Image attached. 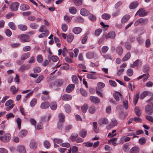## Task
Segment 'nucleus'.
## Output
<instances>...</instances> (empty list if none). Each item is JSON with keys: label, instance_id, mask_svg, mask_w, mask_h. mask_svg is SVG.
Returning <instances> with one entry per match:
<instances>
[{"label": "nucleus", "instance_id": "f257e3e1", "mask_svg": "<svg viewBox=\"0 0 153 153\" xmlns=\"http://www.w3.org/2000/svg\"><path fill=\"white\" fill-rule=\"evenodd\" d=\"M18 38L19 39L20 41L22 42H29L30 39L28 35L27 34H21L18 36Z\"/></svg>", "mask_w": 153, "mask_h": 153}, {"label": "nucleus", "instance_id": "f03ea898", "mask_svg": "<svg viewBox=\"0 0 153 153\" xmlns=\"http://www.w3.org/2000/svg\"><path fill=\"white\" fill-rule=\"evenodd\" d=\"M153 104L151 102H149L145 108V112L148 114L151 115L153 113Z\"/></svg>", "mask_w": 153, "mask_h": 153}, {"label": "nucleus", "instance_id": "7ed1b4c3", "mask_svg": "<svg viewBox=\"0 0 153 153\" xmlns=\"http://www.w3.org/2000/svg\"><path fill=\"white\" fill-rule=\"evenodd\" d=\"M19 3L16 2H14L10 4V8L13 11H16L18 9Z\"/></svg>", "mask_w": 153, "mask_h": 153}, {"label": "nucleus", "instance_id": "20e7f679", "mask_svg": "<svg viewBox=\"0 0 153 153\" xmlns=\"http://www.w3.org/2000/svg\"><path fill=\"white\" fill-rule=\"evenodd\" d=\"M10 138V135L9 134H4L2 137H0V139L4 142H8Z\"/></svg>", "mask_w": 153, "mask_h": 153}, {"label": "nucleus", "instance_id": "39448f33", "mask_svg": "<svg viewBox=\"0 0 153 153\" xmlns=\"http://www.w3.org/2000/svg\"><path fill=\"white\" fill-rule=\"evenodd\" d=\"M147 14L145 11L142 8L140 9L136 13L135 16L138 15L140 17L144 16Z\"/></svg>", "mask_w": 153, "mask_h": 153}, {"label": "nucleus", "instance_id": "423d86ee", "mask_svg": "<svg viewBox=\"0 0 153 153\" xmlns=\"http://www.w3.org/2000/svg\"><path fill=\"white\" fill-rule=\"evenodd\" d=\"M72 98V96L68 94H64L61 97L62 100L65 101L70 100Z\"/></svg>", "mask_w": 153, "mask_h": 153}, {"label": "nucleus", "instance_id": "0eeeda50", "mask_svg": "<svg viewBox=\"0 0 153 153\" xmlns=\"http://www.w3.org/2000/svg\"><path fill=\"white\" fill-rule=\"evenodd\" d=\"M90 99L94 103H98L100 102V100L98 98L93 96L90 97Z\"/></svg>", "mask_w": 153, "mask_h": 153}, {"label": "nucleus", "instance_id": "6e6552de", "mask_svg": "<svg viewBox=\"0 0 153 153\" xmlns=\"http://www.w3.org/2000/svg\"><path fill=\"white\" fill-rule=\"evenodd\" d=\"M30 147L31 149L33 150H35L36 149L37 147V145L36 142L34 140H31L30 143Z\"/></svg>", "mask_w": 153, "mask_h": 153}, {"label": "nucleus", "instance_id": "1a4fd4ad", "mask_svg": "<svg viewBox=\"0 0 153 153\" xmlns=\"http://www.w3.org/2000/svg\"><path fill=\"white\" fill-rule=\"evenodd\" d=\"M50 105V103L48 102H44L42 103L40 105V108L42 109L48 108Z\"/></svg>", "mask_w": 153, "mask_h": 153}, {"label": "nucleus", "instance_id": "9d476101", "mask_svg": "<svg viewBox=\"0 0 153 153\" xmlns=\"http://www.w3.org/2000/svg\"><path fill=\"white\" fill-rule=\"evenodd\" d=\"M115 36V33L113 32H111L105 35V37L106 39L111 38H114Z\"/></svg>", "mask_w": 153, "mask_h": 153}, {"label": "nucleus", "instance_id": "9b49d317", "mask_svg": "<svg viewBox=\"0 0 153 153\" xmlns=\"http://www.w3.org/2000/svg\"><path fill=\"white\" fill-rule=\"evenodd\" d=\"M130 16L128 15H125L122 18L121 20V22L122 23H124L127 22L130 18Z\"/></svg>", "mask_w": 153, "mask_h": 153}, {"label": "nucleus", "instance_id": "f8f14e48", "mask_svg": "<svg viewBox=\"0 0 153 153\" xmlns=\"http://www.w3.org/2000/svg\"><path fill=\"white\" fill-rule=\"evenodd\" d=\"M30 56L29 53H27L22 54L21 57V59L22 61H24L29 58Z\"/></svg>", "mask_w": 153, "mask_h": 153}, {"label": "nucleus", "instance_id": "ddd939ff", "mask_svg": "<svg viewBox=\"0 0 153 153\" xmlns=\"http://www.w3.org/2000/svg\"><path fill=\"white\" fill-rule=\"evenodd\" d=\"M27 134V131L25 130H21L19 133V136L21 137H23L25 136Z\"/></svg>", "mask_w": 153, "mask_h": 153}, {"label": "nucleus", "instance_id": "4468645a", "mask_svg": "<svg viewBox=\"0 0 153 153\" xmlns=\"http://www.w3.org/2000/svg\"><path fill=\"white\" fill-rule=\"evenodd\" d=\"M75 86V85L73 84L69 85L66 88L67 92L68 93L71 92L74 89Z\"/></svg>", "mask_w": 153, "mask_h": 153}, {"label": "nucleus", "instance_id": "2eb2a0df", "mask_svg": "<svg viewBox=\"0 0 153 153\" xmlns=\"http://www.w3.org/2000/svg\"><path fill=\"white\" fill-rule=\"evenodd\" d=\"M48 59L49 61L52 60L53 62H56L58 60V58L57 56H51V55L48 56Z\"/></svg>", "mask_w": 153, "mask_h": 153}, {"label": "nucleus", "instance_id": "dca6fc26", "mask_svg": "<svg viewBox=\"0 0 153 153\" xmlns=\"http://www.w3.org/2000/svg\"><path fill=\"white\" fill-rule=\"evenodd\" d=\"M140 149L139 148L134 146L130 150V153H138Z\"/></svg>", "mask_w": 153, "mask_h": 153}, {"label": "nucleus", "instance_id": "f3484780", "mask_svg": "<svg viewBox=\"0 0 153 153\" xmlns=\"http://www.w3.org/2000/svg\"><path fill=\"white\" fill-rule=\"evenodd\" d=\"M82 31L81 28L79 27H74L73 30V32L75 34H79Z\"/></svg>", "mask_w": 153, "mask_h": 153}, {"label": "nucleus", "instance_id": "a211bd4d", "mask_svg": "<svg viewBox=\"0 0 153 153\" xmlns=\"http://www.w3.org/2000/svg\"><path fill=\"white\" fill-rule=\"evenodd\" d=\"M29 8V6L28 5L23 4H21L20 7V9L22 11L28 10Z\"/></svg>", "mask_w": 153, "mask_h": 153}, {"label": "nucleus", "instance_id": "6ab92c4d", "mask_svg": "<svg viewBox=\"0 0 153 153\" xmlns=\"http://www.w3.org/2000/svg\"><path fill=\"white\" fill-rule=\"evenodd\" d=\"M89 13V11L85 8H82L80 10V14L84 16H87Z\"/></svg>", "mask_w": 153, "mask_h": 153}, {"label": "nucleus", "instance_id": "aec40b11", "mask_svg": "<svg viewBox=\"0 0 153 153\" xmlns=\"http://www.w3.org/2000/svg\"><path fill=\"white\" fill-rule=\"evenodd\" d=\"M116 51L117 53L120 56L123 53V50L121 46H119L117 48Z\"/></svg>", "mask_w": 153, "mask_h": 153}, {"label": "nucleus", "instance_id": "412c9836", "mask_svg": "<svg viewBox=\"0 0 153 153\" xmlns=\"http://www.w3.org/2000/svg\"><path fill=\"white\" fill-rule=\"evenodd\" d=\"M90 73H93V74H88L87 75V77L90 79H94L96 78V77L94 75V74L95 73V72L91 71L90 72Z\"/></svg>", "mask_w": 153, "mask_h": 153}, {"label": "nucleus", "instance_id": "4be33fe9", "mask_svg": "<svg viewBox=\"0 0 153 153\" xmlns=\"http://www.w3.org/2000/svg\"><path fill=\"white\" fill-rule=\"evenodd\" d=\"M18 149L20 153H26L25 148L23 146H18Z\"/></svg>", "mask_w": 153, "mask_h": 153}, {"label": "nucleus", "instance_id": "5701e85b", "mask_svg": "<svg viewBox=\"0 0 153 153\" xmlns=\"http://www.w3.org/2000/svg\"><path fill=\"white\" fill-rule=\"evenodd\" d=\"M138 4L137 2H134L130 5L129 7L131 9H134L137 6Z\"/></svg>", "mask_w": 153, "mask_h": 153}, {"label": "nucleus", "instance_id": "b1692460", "mask_svg": "<svg viewBox=\"0 0 153 153\" xmlns=\"http://www.w3.org/2000/svg\"><path fill=\"white\" fill-rule=\"evenodd\" d=\"M122 95L121 93L117 92L114 94V99L117 101H119V97L122 96Z\"/></svg>", "mask_w": 153, "mask_h": 153}, {"label": "nucleus", "instance_id": "393cba45", "mask_svg": "<svg viewBox=\"0 0 153 153\" xmlns=\"http://www.w3.org/2000/svg\"><path fill=\"white\" fill-rule=\"evenodd\" d=\"M74 35L69 33L67 37V40L68 42H71L74 39Z\"/></svg>", "mask_w": 153, "mask_h": 153}, {"label": "nucleus", "instance_id": "a878e982", "mask_svg": "<svg viewBox=\"0 0 153 153\" xmlns=\"http://www.w3.org/2000/svg\"><path fill=\"white\" fill-rule=\"evenodd\" d=\"M74 21L76 23L80 22L82 23L84 21V19L81 16H78L74 19Z\"/></svg>", "mask_w": 153, "mask_h": 153}, {"label": "nucleus", "instance_id": "bb28decb", "mask_svg": "<svg viewBox=\"0 0 153 153\" xmlns=\"http://www.w3.org/2000/svg\"><path fill=\"white\" fill-rule=\"evenodd\" d=\"M58 117L59 122H64L65 120V116L63 114L61 113H59L58 115Z\"/></svg>", "mask_w": 153, "mask_h": 153}, {"label": "nucleus", "instance_id": "cd10ccee", "mask_svg": "<svg viewBox=\"0 0 153 153\" xmlns=\"http://www.w3.org/2000/svg\"><path fill=\"white\" fill-rule=\"evenodd\" d=\"M142 63L141 61H140L139 59H137L134 62L133 65H131V67H133L134 66H137L139 64H140V65H141Z\"/></svg>", "mask_w": 153, "mask_h": 153}, {"label": "nucleus", "instance_id": "c85d7f7f", "mask_svg": "<svg viewBox=\"0 0 153 153\" xmlns=\"http://www.w3.org/2000/svg\"><path fill=\"white\" fill-rule=\"evenodd\" d=\"M102 17L103 19L108 20L110 18L111 15L105 13L102 15Z\"/></svg>", "mask_w": 153, "mask_h": 153}, {"label": "nucleus", "instance_id": "c756f323", "mask_svg": "<svg viewBox=\"0 0 153 153\" xmlns=\"http://www.w3.org/2000/svg\"><path fill=\"white\" fill-rule=\"evenodd\" d=\"M79 134L81 137L84 138L86 136L87 134V132L84 129H82L80 131Z\"/></svg>", "mask_w": 153, "mask_h": 153}, {"label": "nucleus", "instance_id": "7c9ffc66", "mask_svg": "<svg viewBox=\"0 0 153 153\" xmlns=\"http://www.w3.org/2000/svg\"><path fill=\"white\" fill-rule=\"evenodd\" d=\"M87 57L89 59H91L94 56V53L93 52H89L86 53Z\"/></svg>", "mask_w": 153, "mask_h": 153}, {"label": "nucleus", "instance_id": "2f4dec72", "mask_svg": "<svg viewBox=\"0 0 153 153\" xmlns=\"http://www.w3.org/2000/svg\"><path fill=\"white\" fill-rule=\"evenodd\" d=\"M18 27L19 29L22 31H25L27 29V26L23 25H19L18 26Z\"/></svg>", "mask_w": 153, "mask_h": 153}, {"label": "nucleus", "instance_id": "473e14b6", "mask_svg": "<svg viewBox=\"0 0 153 153\" xmlns=\"http://www.w3.org/2000/svg\"><path fill=\"white\" fill-rule=\"evenodd\" d=\"M131 57V54L129 52H128L125 56L122 59V60L123 61L128 60Z\"/></svg>", "mask_w": 153, "mask_h": 153}, {"label": "nucleus", "instance_id": "72a5a7b5", "mask_svg": "<svg viewBox=\"0 0 153 153\" xmlns=\"http://www.w3.org/2000/svg\"><path fill=\"white\" fill-rule=\"evenodd\" d=\"M9 27L11 29L15 30L16 29V26L15 24L13 22H10L8 23Z\"/></svg>", "mask_w": 153, "mask_h": 153}, {"label": "nucleus", "instance_id": "f704fd0d", "mask_svg": "<svg viewBox=\"0 0 153 153\" xmlns=\"http://www.w3.org/2000/svg\"><path fill=\"white\" fill-rule=\"evenodd\" d=\"M48 31L46 27L44 25H42L39 29V32H44Z\"/></svg>", "mask_w": 153, "mask_h": 153}, {"label": "nucleus", "instance_id": "c9c22d12", "mask_svg": "<svg viewBox=\"0 0 153 153\" xmlns=\"http://www.w3.org/2000/svg\"><path fill=\"white\" fill-rule=\"evenodd\" d=\"M138 20L140 23H142L143 25L146 24L148 21L147 19H144L143 18H140L138 19Z\"/></svg>", "mask_w": 153, "mask_h": 153}, {"label": "nucleus", "instance_id": "e433bc0d", "mask_svg": "<svg viewBox=\"0 0 153 153\" xmlns=\"http://www.w3.org/2000/svg\"><path fill=\"white\" fill-rule=\"evenodd\" d=\"M93 125L94 131L96 133H98L99 132V129L97 128V123L96 122H94L93 123Z\"/></svg>", "mask_w": 153, "mask_h": 153}, {"label": "nucleus", "instance_id": "4c0bfd02", "mask_svg": "<svg viewBox=\"0 0 153 153\" xmlns=\"http://www.w3.org/2000/svg\"><path fill=\"white\" fill-rule=\"evenodd\" d=\"M54 84L57 86H61L63 84V82L60 79L56 80Z\"/></svg>", "mask_w": 153, "mask_h": 153}, {"label": "nucleus", "instance_id": "58836bf2", "mask_svg": "<svg viewBox=\"0 0 153 153\" xmlns=\"http://www.w3.org/2000/svg\"><path fill=\"white\" fill-rule=\"evenodd\" d=\"M57 105L55 102H53L51 103L50 106L51 108L53 110H55L57 108Z\"/></svg>", "mask_w": 153, "mask_h": 153}, {"label": "nucleus", "instance_id": "ea45409f", "mask_svg": "<svg viewBox=\"0 0 153 153\" xmlns=\"http://www.w3.org/2000/svg\"><path fill=\"white\" fill-rule=\"evenodd\" d=\"M39 26V25L38 24L34 23H31L30 25V27L33 29H36Z\"/></svg>", "mask_w": 153, "mask_h": 153}, {"label": "nucleus", "instance_id": "a19ab883", "mask_svg": "<svg viewBox=\"0 0 153 153\" xmlns=\"http://www.w3.org/2000/svg\"><path fill=\"white\" fill-rule=\"evenodd\" d=\"M18 89L16 88L15 86L13 85L10 87V91L13 94H16L18 91Z\"/></svg>", "mask_w": 153, "mask_h": 153}, {"label": "nucleus", "instance_id": "79ce46f5", "mask_svg": "<svg viewBox=\"0 0 153 153\" xmlns=\"http://www.w3.org/2000/svg\"><path fill=\"white\" fill-rule=\"evenodd\" d=\"M65 111L67 113H70L71 111L70 106L68 104H66L65 105Z\"/></svg>", "mask_w": 153, "mask_h": 153}, {"label": "nucleus", "instance_id": "37998d69", "mask_svg": "<svg viewBox=\"0 0 153 153\" xmlns=\"http://www.w3.org/2000/svg\"><path fill=\"white\" fill-rule=\"evenodd\" d=\"M139 94L137 93L136 94L135 97L134 98L133 101L135 105H136L137 102H138V100L139 99Z\"/></svg>", "mask_w": 153, "mask_h": 153}, {"label": "nucleus", "instance_id": "c03bdc74", "mask_svg": "<svg viewBox=\"0 0 153 153\" xmlns=\"http://www.w3.org/2000/svg\"><path fill=\"white\" fill-rule=\"evenodd\" d=\"M78 137V134L76 133L73 134L70 137V139L72 141H75L76 140V138Z\"/></svg>", "mask_w": 153, "mask_h": 153}, {"label": "nucleus", "instance_id": "a18cd8bd", "mask_svg": "<svg viewBox=\"0 0 153 153\" xmlns=\"http://www.w3.org/2000/svg\"><path fill=\"white\" fill-rule=\"evenodd\" d=\"M88 106L86 104H84L81 107V109L82 112L85 113L87 110Z\"/></svg>", "mask_w": 153, "mask_h": 153}, {"label": "nucleus", "instance_id": "49530a36", "mask_svg": "<svg viewBox=\"0 0 153 153\" xmlns=\"http://www.w3.org/2000/svg\"><path fill=\"white\" fill-rule=\"evenodd\" d=\"M96 109L93 106H91L89 108V111L91 114H94L95 113Z\"/></svg>", "mask_w": 153, "mask_h": 153}, {"label": "nucleus", "instance_id": "de8ad7c7", "mask_svg": "<svg viewBox=\"0 0 153 153\" xmlns=\"http://www.w3.org/2000/svg\"><path fill=\"white\" fill-rule=\"evenodd\" d=\"M31 49V47L29 45L26 46L23 48V50L24 52L30 51Z\"/></svg>", "mask_w": 153, "mask_h": 153}, {"label": "nucleus", "instance_id": "09e8293b", "mask_svg": "<svg viewBox=\"0 0 153 153\" xmlns=\"http://www.w3.org/2000/svg\"><path fill=\"white\" fill-rule=\"evenodd\" d=\"M44 76L42 75L39 76L36 80L35 82L36 83H39L41 81H42L44 78Z\"/></svg>", "mask_w": 153, "mask_h": 153}, {"label": "nucleus", "instance_id": "8fccbe9b", "mask_svg": "<svg viewBox=\"0 0 153 153\" xmlns=\"http://www.w3.org/2000/svg\"><path fill=\"white\" fill-rule=\"evenodd\" d=\"M148 94V91H145L143 92L141 94L140 99H143Z\"/></svg>", "mask_w": 153, "mask_h": 153}, {"label": "nucleus", "instance_id": "3c124183", "mask_svg": "<svg viewBox=\"0 0 153 153\" xmlns=\"http://www.w3.org/2000/svg\"><path fill=\"white\" fill-rule=\"evenodd\" d=\"M69 10L70 12L73 14L76 13V9L75 7H70Z\"/></svg>", "mask_w": 153, "mask_h": 153}, {"label": "nucleus", "instance_id": "603ef678", "mask_svg": "<svg viewBox=\"0 0 153 153\" xmlns=\"http://www.w3.org/2000/svg\"><path fill=\"white\" fill-rule=\"evenodd\" d=\"M72 79L73 82L75 84H77L78 82V80L76 76L75 75H73L72 76Z\"/></svg>", "mask_w": 153, "mask_h": 153}, {"label": "nucleus", "instance_id": "864d4df0", "mask_svg": "<svg viewBox=\"0 0 153 153\" xmlns=\"http://www.w3.org/2000/svg\"><path fill=\"white\" fill-rule=\"evenodd\" d=\"M134 110L136 114L139 117L141 114L140 113V110L139 108L138 107H135Z\"/></svg>", "mask_w": 153, "mask_h": 153}, {"label": "nucleus", "instance_id": "5fc2aeb1", "mask_svg": "<svg viewBox=\"0 0 153 153\" xmlns=\"http://www.w3.org/2000/svg\"><path fill=\"white\" fill-rule=\"evenodd\" d=\"M133 73V71L131 68L128 69L127 71V75L128 76H131L132 75Z\"/></svg>", "mask_w": 153, "mask_h": 153}, {"label": "nucleus", "instance_id": "6e6d98bb", "mask_svg": "<svg viewBox=\"0 0 153 153\" xmlns=\"http://www.w3.org/2000/svg\"><path fill=\"white\" fill-rule=\"evenodd\" d=\"M37 100L36 99H33L30 103V106L32 107H33L36 103Z\"/></svg>", "mask_w": 153, "mask_h": 153}, {"label": "nucleus", "instance_id": "4d7b16f0", "mask_svg": "<svg viewBox=\"0 0 153 153\" xmlns=\"http://www.w3.org/2000/svg\"><path fill=\"white\" fill-rule=\"evenodd\" d=\"M50 118V116H44L42 117V121L47 122L48 121Z\"/></svg>", "mask_w": 153, "mask_h": 153}, {"label": "nucleus", "instance_id": "13d9d810", "mask_svg": "<svg viewBox=\"0 0 153 153\" xmlns=\"http://www.w3.org/2000/svg\"><path fill=\"white\" fill-rule=\"evenodd\" d=\"M16 122L17 123L18 128L19 130L20 129L21 123V120L20 118H18L16 119Z\"/></svg>", "mask_w": 153, "mask_h": 153}, {"label": "nucleus", "instance_id": "bf43d9fd", "mask_svg": "<svg viewBox=\"0 0 153 153\" xmlns=\"http://www.w3.org/2000/svg\"><path fill=\"white\" fill-rule=\"evenodd\" d=\"M78 151V148L75 146H73L71 149L72 153H76Z\"/></svg>", "mask_w": 153, "mask_h": 153}, {"label": "nucleus", "instance_id": "052dcab7", "mask_svg": "<svg viewBox=\"0 0 153 153\" xmlns=\"http://www.w3.org/2000/svg\"><path fill=\"white\" fill-rule=\"evenodd\" d=\"M123 105L126 109L127 110L128 108V102L126 100H125L123 102Z\"/></svg>", "mask_w": 153, "mask_h": 153}, {"label": "nucleus", "instance_id": "680f3d73", "mask_svg": "<svg viewBox=\"0 0 153 153\" xmlns=\"http://www.w3.org/2000/svg\"><path fill=\"white\" fill-rule=\"evenodd\" d=\"M108 50V47L106 46H103L102 48V51L103 53H105Z\"/></svg>", "mask_w": 153, "mask_h": 153}, {"label": "nucleus", "instance_id": "e2e57ef3", "mask_svg": "<svg viewBox=\"0 0 153 153\" xmlns=\"http://www.w3.org/2000/svg\"><path fill=\"white\" fill-rule=\"evenodd\" d=\"M139 142L140 144H143L146 143V139L144 137H141L139 139Z\"/></svg>", "mask_w": 153, "mask_h": 153}, {"label": "nucleus", "instance_id": "0e129e2a", "mask_svg": "<svg viewBox=\"0 0 153 153\" xmlns=\"http://www.w3.org/2000/svg\"><path fill=\"white\" fill-rule=\"evenodd\" d=\"M45 147L47 149L49 148L50 146V144L48 141H45L44 143Z\"/></svg>", "mask_w": 153, "mask_h": 153}, {"label": "nucleus", "instance_id": "69168bd1", "mask_svg": "<svg viewBox=\"0 0 153 153\" xmlns=\"http://www.w3.org/2000/svg\"><path fill=\"white\" fill-rule=\"evenodd\" d=\"M5 33L6 35L8 37L12 35L11 31L8 29H6L5 30Z\"/></svg>", "mask_w": 153, "mask_h": 153}, {"label": "nucleus", "instance_id": "338daca9", "mask_svg": "<svg viewBox=\"0 0 153 153\" xmlns=\"http://www.w3.org/2000/svg\"><path fill=\"white\" fill-rule=\"evenodd\" d=\"M68 27L67 25L65 24H63L62 26V29L64 32H66L67 30Z\"/></svg>", "mask_w": 153, "mask_h": 153}, {"label": "nucleus", "instance_id": "774afa93", "mask_svg": "<svg viewBox=\"0 0 153 153\" xmlns=\"http://www.w3.org/2000/svg\"><path fill=\"white\" fill-rule=\"evenodd\" d=\"M89 19L92 21H94L96 20V17L95 16L91 14L89 16Z\"/></svg>", "mask_w": 153, "mask_h": 153}]
</instances>
